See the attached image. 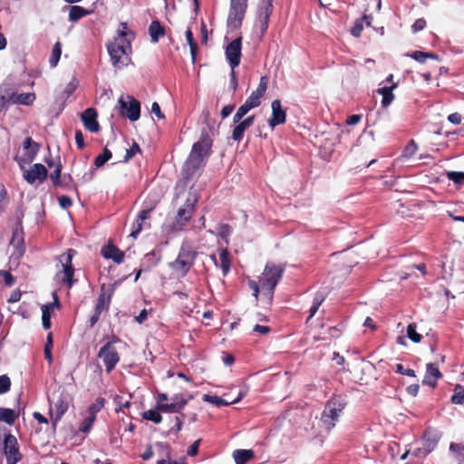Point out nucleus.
<instances>
[{
	"instance_id": "obj_1",
	"label": "nucleus",
	"mask_w": 464,
	"mask_h": 464,
	"mask_svg": "<svg viewBox=\"0 0 464 464\" xmlns=\"http://www.w3.org/2000/svg\"><path fill=\"white\" fill-rule=\"evenodd\" d=\"M212 140L208 134L201 136L200 140L195 142L184 166L185 179H190L201 167L204 160L211 153Z\"/></svg>"
},
{
	"instance_id": "obj_2",
	"label": "nucleus",
	"mask_w": 464,
	"mask_h": 464,
	"mask_svg": "<svg viewBox=\"0 0 464 464\" xmlns=\"http://www.w3.org/2000/svg\"><path fill=\"white\" fill-rule=\"evenodd\" d=\"M72 390L73 387L72 385H68L66 387H58L48 395V401L50 404L49 413L53 427L56 426L58 421L68 411L72 401Z\"/></svg>"
},
{
	"instance_id": "obj_3",
	"label": "nucleus",
	"mask_w": 464,
	"mask_h": 464,
	"mask_svg": "<svg viewBox=\"0 0 464 464\" xmlns=\"http://www.w3.org/2000/svg\"><path fill=\"white\" fill-rule=\"evenodd\" d=\"M107 49L111 62L116 69H122L130 63V39L114 38L112 42L107 44Z\"/></svg>"
},
{
	"instance_id": "obj_4",
	"label": "nucleus",
	"mask_w": 464,
	"mask_h": 464,
	"mask_svg": "<svg viewBox=\"0 0 464 464\" xmlns=\"http://www.w3.org/2000/svg\"><path fill=\"white\" fill-rule=\"evenodd\" d=\"M198 253L188 242L182 243L176 259L169 263V267L179 276L184 277L194 266Z\"/></svg>"
},
{
	"instance_id": "obj_5",
	"label": "nucleus",
	"mask_w": 464,
	"mask_h": 464,
	"mask_svg": "<svg viewBox=\"0 0 464 464\" xmlns=\"http://www.w3.org/2000/svg\"><path fill=\"white\" fill-rule=\"evenodd\" d=\"M284 267L276 264L267 263L259 277L261 292L272 298L275 288L281 280Z\"/></svg>"
},
{
	"instance_id": "obj_6",
	"label": "nucleus",
	"mask_w": 464,
	"mask_h": 464,
	"mask_svg": "<svg viewBox=\"0 0 464 464\" xmlns=\"http://www.w3.org/2000/svg\"><path fill=\"white\" fill-rule=\"evenodd\" d=\"M198 197L189 193V196L186 199L184 205L180 207L177 211L171 225L172 231H182L184 227L189 223L195 212Z\"/></svg>"
},
{
	"instance_id": "obj_7",
	"label": "nucleus",
	"mask_w": 464,
	"mask_h": 464,
	"mask_svg": "<svg viewBox=\"0 0 464 464\" xmlns=\"http://www.w3.org/2000/svg\"><path fill=\"white\" fill-rule=\"evenodd\" d=\"M344 407L345 402L341 397H334L327 401L321 415V421L327 430L335 426V422Z\"/></svg>"
},
{
	"instance_id": "obj_8",
	"label": "nucleus",
	"mask_w": 464,
	"mask_h": 464,
	"mask_svg": "<svg viewBox=\"0 0 464 464\" xmlns=\"http://www.w3.org/2000/svg\"><path fill=\"white\" fill-rule=\"evenodd\" d=\"M248 0H230L227 25L229 29H239L245 19Z\"/></svg>"
},
{
	"instance_id": "obj_9",
	"label": "nucleus",
	"mask_w": 464,
	"mask_h": 464,
	"mask_svg": "<svg viewBox=\"0 0 464 464\" xmlns=\"http://www.w3.org/2000/svg\"><path fill=\"white\" fill-rule=\"evenodd\" d=\"M114 293V286L111 285L108 289V292H106L105 285H102L101 286V293L96 299L95 306L93 309V314L90 317V327L92 328L97 322L100 320L101 314L103 312H106L110 308V304L111 302V297Z\"/></svg>"
},
{
	"instance_id": "obj_10",
	"label": "nucleus",
	"mask_w": 464,
	"mask_h": 464,
	"mask_svg": "<svg viewBox=\"0 0 464 464\" xmlns=\"http://www.w3.org/2000/svg\"><path fill=\"white\" fill-rule=\"evenodd\" d=\"M118 342L120 339L113 336L112 340L107 342L99 351L98 356L102 359L107 373H110L120 361V355L114 347V343Z\"/></svg>"
},
{
	"instance_id": "obj_11",
	"label": "nucleus",
	"mask_w": 464,
	"mask_h": 464,
	"mask_svg": "<svg viewBox=\"0 0 464 464\" xmlns=\"http://www.w3.org/2000/svg\"><path fill=\"white\" fill-rule=\"evenodd\" d=\"M40 149V145L34 141L31 137H27L23 142V155H16L15 161L18 163L20 169H24V165H28L35 159Z\"/></svg>"
},
{
	"instance_id": "obj_12",
	"label": "nucleus",
	"mask_w": 464,
	"mask_h": 464,
	"mask_svg": "<svg viewBox=\"0 0 464 464\" xmlns=\"http://www.w3.org/2000/svg\"><path fill=\"white\" fill-rule=\"evenodd\" d=\"M120 114L128 118L131 121H136L140 115V103L131 96H127L126 100L121 97L119 100Z\"/></svg>"
},
{
	"instance_id": "obj_13",
	"label": "nucleus",
	"mask_w": 464,
	"mask_h": 464,
	"mask_svg": "<svg viewBox=\"0 0 464 464\" xmlns=\"http://www.w3.org/2000/svg\"><path fill=\"white\" fill-rule=\"evenodd\" d=\"M76 255L74 249H68L66 253L61 255L60 261L63 266L62 282L72 287L73 284L74 267L72 266V257Z\"/></svg>"
},
{
	"instance_id": "obj_14",
	"label": "nucleus",
	"mask_w": 464,
	"mask_h": 464,
	"mask_svg": "<svg viewBox=\"0 0 464 464\" xmlns=\"http://www.w3.org/2000/svg\"><path fill=\"white\" fill-rule=\"evenodd\" d=\"M4 453L6 457V464H16L22 459V454L19 451L17 440L12 434H7L5 436Z\"/></svg>"
},
{
	"instance_id": "obj_15",
	"label": "nucleus",
	"mask_w": 464,
	"mask_h": 464,
	"mask_svg": "<svg viewBox=\"0 0 464 464\" xmlns=\"http://www.w3.org/2000/svg\"><path fill=\"white\" fill-rule=\"evenodd\" d=\"M25 166L21 170L23 171V178L27 183L34 184L35 181L42 183L47 179L48 171L43 164L35 163L30 169H26Z\"/></svg>"
},
{
	"instance_id": "obj_16",
	"label": "nucleus",
	"mask_w": 464,
	"mask_h": 464,
	"mask_svg": "<svg viewBox=\"0 0 464 464\" xmlns=\"http://www.w3.org/2000/svg\"><path fill=\"white\" fill-rule=\"evenodd\" d=\"M242 37L239 36L230 42L225 51L226 58L231 69H236L240 64L242 55Z\"/></svg>"
},
{
	"instance_id": "obj_17",
	"label": "nucleus",
	"mask_w": 464,
	"mask_h": 464,
	"mask_svg": "<svg viewBox=\"0 0 464 464\" xmlns=\"http://www.w3.org/2000/svg\"><path fill=\"white\" fill-rule=\"evenodd\" d=\"M274 6L272 0H266L261 3L257 10V24L260 34L264 36L269 26L270 16L273 14Z\"/></svg>"
},
{
	"instance_id": "obj_18",
	"label": "nucleus",
	"mask_w": 464,
	"mask_h": 464,
	"mask_svg": "<svg viewBox=\"0 0 464 464\" xmlns=\"http://www.w3.org/2000/svg\"><path fill=\"white\" fill-rule=\"evenodd\" d=\"M439 438L436 435L425 434L420 440L421 446L413 449L411 455L418 459L425 458L429 453L434 450L438 444Z\"/></svg>"
},
{
	"instance_id": "obj_19",
	"label": "nucleus",
	"mask_w": 464,
	"mask_h": 464,
	"mask_svg": "<svg viewBox=\"0 0 464 464\" xmlns=\"http://www.w3.org/2000/svg\"><path fill=\"white\" fill-rule=\"evenodd\" d=\"M191 395L174 394L169 400V404L161 405V411L169 413H179L192 399Z\"/></svg>"
},
{
	"instance_id": "obj_20",
	"label": "nucleus",
	"mask_w": 464,
	"mask_h": 464,
	"mask_svg": "<svg viewBox=\"0 0 464 464\" xmlns=\"http://www.w3.org/2000/svg\"><path fill=\"white\" fill-rule=\"evenodd\" d=\"M271 109L272 115L268 120V123L273 130L276 126L284 124L286 121V112L283 110L280 100L273 101Z\"/></svg>"
},
{
	"instance_id": "obj_21",
	"label": "nucleus",
	"mask_w": 464,
	"mask_h": 464,
	"mask_svg": "<svg viewBox=\"0 0 464 464\" xmlns=\"http://www.w3.org/2000/svg\"><path fill=\"white\" fill-rule=\"evenodd\" d=\"M98 113L94 108H88L82 113V121L84 128L93 133L100 130L101 127L97 121Z\"/></svg>"
},
{
	"instance_id": "obj_22",
	"label": "nucleus",
	"mask_w": 464,
	"mask_h": 464,
	"mask_svg": "<svg viewBox=\"0 0 464 464\" xmlns=\"http://www.w3.org/2000/svg\"><path fill=\"white\" fill-rule=\"evenodd\" d=\"M24 229L22 226V221L18 220L13 227L12 237L10 240V245L15 247L20 254H23L24 251Z\"/></svg>"
},
{
	"instance_id": "obj_23",
	"label": "nucleus",
	"mask_w": 464,
	"mask_h": 464,
	"mask_svg": "<svg viewBox=\"0 0 464 464\" xmlns=\"http://www.w3.org/2000/svg\"><path fill=\"white\" fill-rule=\"evenodd\" d=\"M255 121V116H248L245 119L240 120L237 121L236 126L234 127L232 130L231 138L235 141H241L244 138V134L246 129H248Z\"/></svg>"
},
{
	"instance_id": "obj_24",
	"label": "nucleus",
	"mask_w": 464,
	"mask_h": 464,
	"mask_svg": "<svg viewBox=\"0 0 464 464\" xmlns=\"http://www.w3.org/2000/svg\"><path fill=\"white\" fill-rule=\"evenodd\" d=\"M101 253L104 258L111 259L117 264L122 263L125 256L124 252L112 244L102 246Z\"/></svg>"
},
{
	"instance_id": "obj_25",
	"label": "nucleus",
	"mask_w": 464,
	"mask_h": 464,
	"mask_svg": "<svg viewBox=\"0 0 464 464\" xmlns=\"http://www.w3.org/2000/svg\"><path fill=\"white\" fill-rule=\"evenodd\" d=\"M153 208L141 210L137 218L134 220L131 226V232L130 234L133 238H137L143 228L144 222L150 218V213Z\"/></svg>"
},
{
	"instance_id": "obj_26",
	"label": "nucleus",
	"mask_w": 464,
	"mask_h": 464,
	"mask_svg": "<svg viewBox=\"0 0 464 464\" xmlns=\"http://www.w3.org/2000/svg\"><path fill=\"white\" fill-rule=\"evenodd\" d=\"M34 92L16 93L14 92L9 96V100L14 104L32 105L35 101Z\"/></svg>"
},
{
	"instance_id": "obj_27",
	"label": "nucleus",
	"mask_w": 464,
	"mask_h": 464,
	"mask_svg": "<svg viewBox=\"0 0 464 464\" xmlns=\"http://www.w3.org/2000/svg\"><path fill=\"white\" fill-rule=\"evenodd\" d=\"M398 86L397 82H392L389 87H382L377 90V92L382 96V106L387 108L393 101L394 94L392 91Z\"/></svg>"
},
{
	"instance_id": "obj_28",
	"label": "nucleus",
	"mask_w": 464,
	"mask_h": 464,
	"mask_svg": "<svg viewBox=\"0 0 464 464\" xmlns=\"http://www.w3.org/2000/svg\"><path fill=\"white\" fill-rule=\"evenodd\" d=\"M165 29L158 20H154L149 26V34L152 43L156 44L159 42L160 37L165 35Z\"/></svg>"
},
{
	"instance_id": "obj_29",
	"label": "nucleus",
	"mask_w": 464,
	"mask_h": 464,
	"mask_svg": "<svg viewBox=\"0 0 464 464\" xmlns=\"http://www.w3.org/2000/svg\"><path fill=\"white\" fill-rule=\"evenodd\" d=\"M242 397L243 395L240 394L237 399L233 400L232 401H227L216 395L204 394L202 399L204 401L209 402L218 407H221L238 402L242 399Z\"/></svg>"
},
{
	"instance_id": "obj_30",
	"label": "nucleus",
	"mask_w": 464,
	"mask_h": 464,
	"mask_svg": "<svg viewBox=\"0 0 464 464\" xmlns=\"http://www.w3.org/2000/svg\"><path fill=\"white\" fill-rule=\"evenodd\" d=\"M91 14V11L80 5H72L69 11V20L71 22H77L82 17Z\"/></svg>"
},
{
	"instance_id": "obj_31",
	"label": "nucleus",
	"mask_w": 464,
	"mask_h": 464,
	"mask_svg": "<svg viewBox=\"0 0 464 464\" xmlns=\"http://www.w3.org/2000/svg\"><path fill=\"white\" fill-rule=\"evenodd\" d=\"M254 456L251 450H236L233 452V458L236 464H246Z\"/></svg>"
},
{
	"instance_id": "obj_32",
	"label": "nucleus",
	"mask_w": 464,
	"mask_h": 464,
	"mask_svg": "<svg viewBox=\"0 0 464 464\" xmlns=\"http://www.w3.org/2000/svg\"><path fill=\"white\" fill-rule=\"evenodd\" d=\"M18 417V414L12 409L0 407V421H4L8 425H13Z\"/></svg>"
},
{
	"instance_id": "obj_33",
	"label": "nucleus",
	"mask_w": 464,
	"mask_h": 464,
	"mask_svg": "<svg viewBox=\"0 0 464 464\" xmlns=\"http://www.w3.org/2000/svg\"><path fill=\"white\" fill-rule=\"evenodd\" d=\"M219 259L221 262V269H222L223 275L226 276L230 271V266H231L230 254L227 248H224L220 251Z\"/></svg>"
},
{
	"instance_id": "obj_34",
	"label": "nucleus",
	"mask_w": 464,
	"mask_h": 464,
	"mask_svg": "<svg viewBox=\"0 0 464 464\" xmlns=\"http://www.w3.org/2000/svg\"><path fill=\"white\" fill-rule=\"evenodd\" d=\"M409 56L418 63H424L428 58L438 60V55L434 53L414 51Z\"/></svg>"
},
{
	"instance_id": "obj_35",
	"label": "nucleus",
	"mask_w": 464,
	"mask_h": 464,
	"mask_svg": "<svg viewBox=\"0 0 464 464\" xmlns=\"http://www.w3.org/2000/svg\"><path fill=\"white\" fill-rule=\"evenodd\" d=\"M61 54H62V44L60 42H57L53 47L52 54L49 59V63L52 68H54L57 66L58 62L61 58Z\"/></svg>"
},
{
	"instance_id": "obj_36",
	"label": "nucleus",
	"mask_w": 464,
	"mask_h": 464,
	"mask_svg": "<svg viewBox=\"0 0 464 464\" xmlns=\"http://www.w3.org/2000/svg\"><path fill=\"white\" fill-rule=\"evenodd\" d=\"M324 296L323 294H320V293H317L314 297V300H313V304L309 310V316L306 320V323H308V321L316 314V312L318 311L320 305L322 304V303L324 302Z\"/></svg>"
},
{
	"instance_id": "obj_37",
	"label": "nucleus",
	"mask_w": 464,
	"mask_h": 464,
	"mask_svg": "<svg viewBox=\"0 0 464 464\" xmlns=\"http://www.w3.org/2000/svg\"><path fill=\"white\" fill-rule=\"evenodd\" d=\"M112 157L111 151L105 147L103 152L96 157L94 160V165L96 168L102 167Z\"/></svg>"
},
{
	"instance_id": "obj_38",
	"label": "nucleus",
	"mask_w": 464,
	"mask_h": 464,
	"mask_svg": "<svg viewBox=\"0 0 464 464\" xmlns=\"http://www.w3.org/2000/svg\"><path fill=\"white\" fill-rule=\"evenodd\" d=\"M451 402L454 404H463L464 403V386L456 385L454 388V393L451 396Z\"/></svg>"
},
{
	"instance_id": "obj_39",
	"label": "nucleus",
	"mask_w": 464,
	"mask_h": 464,
	"mask_svg": "<svg viewBox=\"0 0 464 464\" xmlns=\"http://www.w3.org/2000/svg\"><path fill=\"white\" fill-rule=\"evenodd\" d=\"M417 326L416 324L411 323L407 326V336L410 338L413 343H419L422 336L420 334H419L416 330Z\"/></svg>"
},
{
	"instance_id": "obj_40",
	"label": "nucleus",
	"mask_w": 464,
	"mask_h": 464,
	"mask_svg": "<svg viewBox=\"0 0 464 464\" xmlns=\"http://www.w3.org/2000/svg\"><path fill=\"white\" fill-rule=\"evenodd\" d=\"M252 106L249 105L246 102H245L236 111V113L233 116V122L237 123L240 120L244 118V116L252 110Z\"/></svg>"
},
{
	"instance_id": "obj_41",
	"label": "nucleus",
	"mask_w": 464,
	"mask_h": 464,
	"mask_svg": "<svg viewBox=\"0 0 464 464\" xmlns=\"http://www.w3.org/2000/svg\"><path fill=\"white\" fill-rule=\"evenodd\" d=\"M121 29L118 31V35L115 38L130 39V42L134 39V34L129 30L128 24L125 22L121 23Z\"/></svg>"
},
{
	"instance_id": "obj_42",
	"label": "nucleus",
	"mask_w": 464,
	"mask_h": 464,
	"mask_svg": "<svg viewBox=\"0 0 464 464\" xmlns=\"http://www.w3.org/2000/svg\"><path fill=\"white\" fill-rule=\"evenodd\" d=\"M42 324L43 327L45 330H48L51 328L52 323H51V313L52 310L49 309V306L43 305L42 308Z\"/></svg>"
},
{
	"instance_id": "obj_43",
	"label": "nucleus",
	"mask_w": 464,
	"mask_h": 464,
	"mask_svg": "<svg viewBox=\"0 0 464 464\" xmlns=\"http://www.w3.org/2000/svg\"><path fill=\"white\" fill-rule=\"evenodd\" d=\"M142 417L145 420H150L156 424L160 423L162 420V416L156 410H149L142 413Z\"/></svg>"
},
{
	"instance_id": "obj_44",
	"label": "nucleus",
	"mask_w": 464,
	"mask_h": 464,
	"mask_svg": "<svg viewBox=\"0 0 464 464\" xmlns=\"http://www.w3.org/2000/svg\"><path fill=\"white\" fill-rule=\"evenodd\" d=\"M140 152H141V150H140V145L136 141H133V143L130 146V148L126 150V153H125V156H124L122 161L123 162H128L134 156H136L137 154H139Z\"/></svg>"
},
{
	"instance_id": "obj_45",
	"label": "nucleus",
	"mask_w": 464,
	"mask_h": 464,
	"mask_svg": "<svg viewBox=\"0 0 464 464\" xmlns=\"http://www.w3.org/2000/svg\"><path fill=\"white\" fill-rule=\"evenodd\" d=\"M104 403L105 400L102 397H98L96 401L89 406L88 413L96 417L97 412H99L103 408Z\"/></svg>"
},
{
	"instance_id": "obj_46",
	"label": "nucleus",
	"mask_w": 464,
	"mask_h": 464,
	"mask_svg": "<svg viewBox=\"0 0 464 464\" xmlns=\"http://www.w3.org/2000/svg\"><path fill=\"white\" fill-rule=\"evenodd\" d=\"M417 149H418L417 144L415 143V141L413 140H411L404 148V150L402 151V157L407 158V159L413 157L415 155V153L417 152Z\"/></svg>"
},
{
	"instance_id": "obj_47",
	"label": "nucleus",
	"mask_w": 464,
	"mask_h": 464,
	"mask_svg": "<svg viewBox=\"0 0 464 464\" xmlns=\"http://www.w3.org/2000/svg\"><path fill=\"white\" fill-rule=\"evenodd\" d=\"M425 377H442V374L440 372L437 363L430 362L426 365V376Z\"/></svg>"
},
{
	"instance_id": "obj_48",
	"label": "nucleus",
	"mask_w": 464,
	"mask_h": 464,
	"mask_svg": "<svg viewBox=\"0 0 464 464\" xmlns=\"http://www.w3.org/2000/svg\"><path fill=\"white\" fill-rule=\"evenodd\" d=\"M61 172H62V165L61 163L59 162L56 167H55V169L51 172L49 178L51 179V181L53 182V185L55 186V185H61L62 183L60 182V179H61Z\"/></svg>"
},
{
	"instance_id": "obj_49",
	"label": "nucleus",
	"mask_w": 464,
	"mask_h": 464,
	"mask_svg": "<svg viewBox=\"0 0 464 464\" xmlns=\"http://www.w3.org/2000/svg\"><path fill=\"white\" fill-rule=\"evenodd\" d=\"M95 416L89 414L88 417H86L81 423L80 430L84 433L89 432L95 420Z\"/></svg>"
},
{
	"instance_id": "obj_50",
	"label": "nucleus",
	"mask_w": 464,
	"mask_h": 464,
	"mask_svg": "<svg viewBox=\"0 0 464 464\" xmlns=\"http://www.w3.org/2000/svg\"><path fill=\"white\" fill-rule=\"evenodd\" d=\"M447 178L456 184H461L464 182V172L449 171Z\"/></svg>"
},
{
	"instance_id": "obj_51",
	"label": "nucleus",
	"mask_w": 464,
	"mask_h": 464,
	"mask_svg": "<svg viewBox=\"0 0 464 464\" xmlns=\"http://www.w3.org/2000/svg\"><path fill=\"white\" fill-rule=\"evenodd\" d=\"M268 85V77L262 76L259 81L257 88L254 91L256 94H260L262 97L265 95Z\"/></svg>"
},
{
	"instance_id": "obj_52",
	"label": "nucleus",
	"mask_w": 464,
	"mask_h": 464,
	"mask_svg": "<svg viewBox=\"0 0 464 464\" xmlns=\"http://www.w3.org/2000/svg\"><path fill=\"white\" fill-rule=\"evenodd\" d=\"M394 372L401 375H407L410 377H415L414 371L409 368H405L401 363H396Z\"/></svg>"
},
{
	"instance_id": "obj_53",
	"label": "nucleus",
	"mask_w": 464,
	"mask_h": 464,
	"mask_svg": "<svg viewBox=\"0 0 464 464\" xmlns=\"http://www.w3.org/2000/svg\"><path fill=\"white\" fill-rule=\"evenodd\" d=\"M261 98L262 96L260 94H256V92L253 91L249 97L246 100V102L254 109L260 105Z\"/></svg>"
},
{
	"instance_id": "obj_54",
	"label": "nucleus",
	"mask_w": 464,
	"mask_h": 464,
	"mask_svg": "<svg viewBox=\"0 0 464 464\" xmlns=\"http://www.w3.org/2000/svg\"><path fill=\"white\" fill-rule=\"evenodd\" d=\"M231 231H232V228L228 224H222L219 227L218 235L223 240L227 242V239L231 234Z\"/></svg>"
},
{
	"instance_id": "obj_55",
	"label": "nucleus",
	"mask_w": 464,
	"mask_h": 464,
	"mask_svg": "<svg viewBox=\"0 0 464 464\" xmlns=\"http://www.w3.org/2000/svg\"><path fill=\"white\" fill-rule=\"evenodd\" d=\"M363 30L362 19H357L351 29V34L355 37H360Z\"/></svg>"
},
{
	"instance_id": "obj_56",
	"label": "nucleus",
	"mask_w": 464,
	"mask_h": 464,
	"mask_svg": "<svg viewBox=\"0 0 464 464\" xmlns=\"http://www.w3.org/2000/svg\"><path fill=\"white\" fill-rule=\"evenodd\" d=\"M114 402L115 404L117 405V408H116V411H123V409L125 408H129L130 405V401H122V397L120 396V395H116L114 397Z\"/></svg>"
},
{
	"instance_id": "obj_57",
	"label": "nucleus",
	"mask_w": 464,
	"mask_h": 464,
	"mask_svg": "<svg viewBox=\"0 0 464 464\" xmlns=\"http://www.w3.org/2000/svg\"><path fill=\"white\" fill-rule=\"evenodd\" d=\"M59 205L62 208L67 209L72 206V200L70 197L63 195L58 198Z\"/></svg>"
},
{
	"instance_id": "obj_58",
	"label": "nucleus",
	"mask_w": 464,
	"mask_h": 464,
	"mask_svg": "<svg viewBox=\"0 0 464 464\" xmlns=\"http://www.w3.org/2000/svg\"><path fill=\"white\" fill-rule=\"evenodd\" d=\"M169 398L167 393H158L157 396V410L161 411V405L169 404Z\"/></svg>"
},
{
	"instance_id": "obj_59",
	"label": "nucleus",
	"mask_w": 464,
	"mask_h": 464,
	"mask_svg": "<svg viewBox=\"0 0 464 464\" xmlns=\"http://www.w3.org/2000/svg\"><path fill=\"white\" fill-rule=\"evenodd\" d=\"M463 120L464 115L460 114L459 112H454L448 116V121L454 125L460 124Z\"/></svg>"
},
{
	"instance_id": "obj_60",
	"label": "nucleus",
	"mask_w": 464,
	"mask_h": 464,
	"mask_svg": "<svg viewBox=\"0 0 464 464\" xmlns=\"http://www.w3.org/2000/svg\"><path fill=\"white\" fill-rule=\"evenodd\" d=\"M450 450L452 452H456L458 454V459L460 460L464 458V446L456 443H451L450 446Z\"/></svg>"
},
{
	"instance_id": "obj_61",
	"label": "nucleus",
	"mask_w": 464,
	"mask_h": 464,
	"mask_svg": "<svg viewBox=\"0 0 464 464\" xmlns=\"http://www.w3.org/2000/svg\"><path fill=\"white\" fill-rule=\"evenodd\" d=\"M426 26V20L424 18L417 19L414 24L411 25V30L413 33H418L423 30Z\"/></svg>"
},
{
	"instance_id": "obj_62",
	"label": "nucleus",
	"mask_w": 464,
	"mask_h": 464,
	"mask_svg": "<svg viewBox=\"0 0 464 464\" xmlns=\"http://www.w3.org/2000/svg\"><path fill=\"white\" fill-rule=\"evenodd\" d=\"M75 142L79 150H82L85 147L84 137L81 130H75Z\"/></svg>"
},
{
	"instance_id": "obj_63",
	"label": "nucleus",
	"mask_w": 464,
	"mask_h": 464,
	"mask_svg": "<svg viewBox=\"0 0 464 464\" xmlns=\"http://www.w3.org/2000/svg\"><path fill=\"white\" fill-rule=\"evenodd\" d=\"M201 440L198 439L196 441H194L188 449L187 454L188 456L194 457L198 452V447L200 445Z\"/></svg>"
},
{
	"instance_id": "obj_64",
	"label": "nucleus",
	"mask_w": 464,
	"mask_h": 464,
	"mask_svg": "<svg viewBox=\"0 0 464 464\" xmlns=\"http://www.w3.org/2000/svg\"><path fill=\"white\" fill-rule=\"evenodd\" d=\"M230 88L233 90V92H236L238 86V81L237 76L235 69H231L230 71V82H229Z\"/></svg>"
}]
</instances>
